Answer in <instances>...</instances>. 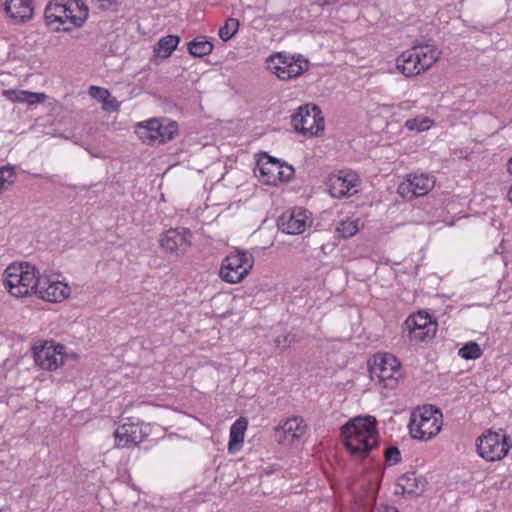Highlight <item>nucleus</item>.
Segmentation results:
<instances>
[{
	"instance_id": "1",
	"label": "nucleus",
	"mask_w": 512,
	"mask_h": 512,
	"mask_svg": "<svg viewBox=\"0 0 512 512\" xmlns=\"http://www.w3.org/2000/svg\"><path fill=\"white\" fill-rule=\"evenodd\" d=\"M341 437L353 460H365L379 445L376 418L373 416H358L349 420L341 428Z\"/></svg>"
},
{
	"instance_id": "2",
	"label": "nucleus",
	"mask_w": 512,
	"mask_h": 512,
	"mask_svg": "<svg viewBox=\"0 0 512 512\" xmlns=\"http://www.w3.org/2000/svg\"><path fill=\"white\" fill-rule=\"evenodd\" d=\"M4 285L15 297L35 294L41 274L37 268L28 263H12L4 271Z\"/></svg>"
},
{
	"instance_id": "3",
	"label": "nucleus",
	"mask_w": 512,
	"mask_h": 512,
	"mask_svg": "<svg viewBox=\"0 0 512 512\" xmlns=\"http://www.w3.org/2000/svg\"><path fill=\"white\" fill-rule=\"evenodd\" d=\"M267 69L278 79L292 80L308 70L309 62L301 54L277 52L266 59Z\"/></svg>"
},
{
	"instance_id": "4",
	"label": "nucleus",
	"mask_w": 512,
	"mask_h": 512,
	"mask_svg": "<svg viewBox=\"0 0 512 512\" xmlns=\"http://www.w3.org/2000/svg\"><path fill=\"white\" fill-rule=\"evenodd\" d=\"M442 428V413L432 406L424 407L420 412H413L409 422V432L412 438L418 440H430L435 437Z\"/></svg>"
},
{
	"instance_id": "5",
	"label": "nucleus",
	"mask_w": 512,
	"mask_h": 512,
	"mask_svg": "<svg viewBox=\"0 0 512 512\" xmlns=\"http://www.w3.org/2000/svg\"><path fill=\"white\" fill-rule=\"evenodd\" d=\"M254 257L244 250H235L222 261L219 275L221 279L230 284L241 282L251 271Z\"/></svg>"
},
{
	"instance_id": "6",
	"label": "nucleus",
	"mask_w": 512,
	"mask_h": 512,
	"mask_svg": "<svg viewBox=\"0 0 512 512\" xmlns=\"http://www.w3.org/2000/svg\"><path fill=\"white\" fill-rule=\"evenodd\" d=\"M369 364L372 379L377 378L384 388L394 389L401 378V364L392 354H376Z\"/></svg>"
},
{
	"instance_id": "7",
	"label": "nucleus",
	"mask_w": 512,
	"mask_h": 512,
	"mask_svg": "<svg viewBox=\"0 0 512 512\" xmlns=\"http://www.w3.org/2000/svg\"><path fill=\"white\" fill-rule=\"evenodd\" d=\"M477 452L483 459L494 462L506 457L512 448L509 435L487 430L476 440Z\"/></svg>"
},
{
	"instance_id": "8",
	"label": "nucleus",
	"mask_w": 512,
	"mask_h": 512,
	"mask_svg": "<svg viewBox=\"0 0 512 512\" xmlns=\"http://www.w3.org/2000/svg\"><path fill=\"white\" fill-rule=\"evenodd\" d=\"M135 132L144 142L165 143L176 135L178 124L167 118H154L137 124Z\"/></svg>"
},
{
	"instance_id": "9",
	"label": "nucleus",
	"mask_w": 512,
	"mask_h": 512,
	"mask_svg": "<svg viewBox=\"0 0 512 512\" xmlns=\"http://www.w3.org/2000/svg\"><path fill=\"white\" fill-rule=\"evenodd\" d=\"M256 170L259 172V179L264 184L273 186L288 181L294 174L292 166L282 163L279 159L267 153H263L258 158Z\"/></svg>"
},
{
	"instance_id": "10",
	"label": "nucleus",
	"mask_w": 512,
	"mask_h": 512,
	"mask_svg": "<svg viewBox=\"0 0 512 512\" xmlns=\"http://www.w3.org/2000/svg\"><path fill=\"white\" fill-rule=\"evenodd\" d=\"M193 234L189 228L175 227L162 232L158 243L161 250L174 257H183L192 246Z\"/></svg>"
},
{
	"instance_id": "11",
	"label": "nucleus",
	"mask_w": 512,
	"mask_h": 512,
	"mask_svg": "<svg viewBox=\"0 0 512 512\" xmlns=\"http://www.w3.org/2000/svg\"><path fill=\"white\" fill-rule=\"evenodd\" d=\"M404 325L409 331L410 340L415 342H426L434 338L438 326L436 320L423 310L410 315Z\"/></svg>"
},
{
	"instance_id": "12",
	"label": "nucleus",
	"mask_w": 512,
	"mask_h": 512,
	"mask_svg": "<svg viewBox=\"0 0 512 512\" xmlns=\"http://www.w3.org/2000/svg\"><path fill=\"white\" fill-rule=\"evenodd\" d=\"M361 185V179L356 172L341 170L332 174L326 181L329 194L334 198L350 197L356 194Z\"/></svg>"
},
{
	"instance_id": "13",
	"label": "nucleus",
	"mask_w": 512,
	"mask_h": 512,
	"mask_svg": "<svg viewBox=\"0 0 512 512\" xmlns=\"http://www.w3.org/2000/svg\"><path fill=\"white\" fill-rule=\"evenodd\" d=\"M35 363L45 370H55L64 362L65 347L53 341H44L33 347Z\"/></svg>"
},
{
	"instance_id": "14",
	"label": "nucleus",
	"mask_w": 512,
	"mask_h": 512,
	"mask_svg": "<svg viewBox=\"0 0 512 512\" xmlns=\"http://www.w3.org/2000/svg\"><path fill=\"white\" fill-rule=\"evenodd\" d=\"M291 124L296 132L305 136L317 135L320 131V109L317 105L300 106L292 116Z\"/></svg>"
},
{
	"instance_id": "15",
	"label": "nucleus",
	"mask_w": 512,
	"mask_h": 512,
	"mask_svg": "<svg viewBox=\"0 0 512 512\" xmlns=\"http://www.w3.org/2000/svg\"><path fill=\"white\" fill-rule=\"evenodd\" d=\"M350 490L357 503L364 509L375 503L378 490V479L375 473L361 475L350 485Z\"/></svg>"
},
{
	"instance_id": "16",
	"label": "nucleus",
	"mask_w": 512,
	"mask_h": 512,
	"mask_svg": "<svg viewBox=\"0 0 512 512\" xmlns=\"http://www.w3.org/2000/svg\"><path fill=\"white\" fill-rule=\"evenodd\" d=\"M70 294L67 284L53 279L51 276L41 275L35 295L49 302H61Z\"/></svg>"
},
{
	"instance_id": "17",
	"label": "nucleus",
	"mask_w": 512,
	"mask_h": 512,
	"mask_svg": "<svg viewBox=\"0 0 512 512\" xmlns=\"http://www.w3.org/2000/svg\"><path fill=\"white\" fill-rule=\"evenodd\" d=\"M115 447L130 448L143 442L148 433L138 423L126 422L120 425L114 432Z\"/></svg>"
},
{
	"instance_id": "18",
	"label": "nucleus",
	"mask_w": 512,
	"mask_h": 512,
	"mask_svg": "<svg viewBox=\"0 0 512 512\" xmlns=\"http://www.w3.org/2000/svg\"><path fill=\"white\" fill-rule=\"evenodd\" d=\"M435 185V179L432 176L424 174L409 175L405 182L398 187V192L402 196L412 199L428 194Z\"/></svg>"
},
{
	"instance_id": "19",
	"label": "nucleus",
	"mask_w": 512,
	"mask_h": 512,
	"mask_svg": "<svg viewBox=\"0 0 512 512\" xmlns=\"http://www.w3.org/2000/svg\"><path fill=\"white\" fill-rule=\"evenodd\" d=\"M306 424L301 417H292L285 420L275 429L276 441L281 445H292L306 432Z\"/></svg>"
},
{
	"instance_id": "20",
	"label": "nucleus",
	"mask_w": 512,
	"mask_h": 512,
	"mask_svg": "<svg viewBox=\"0 0 512 512\" xmlns=\"http://www.w3.org/2000/svg\"><path fill=\"white\" fill-rule=\"evenodd\" d=\"M308 216L305 210L295 209L284 212L278 219L277 226L280 231L288 235H298L305 231Z\"/></svg>"
},
{
	"instance_id": "21",
	"label": "nucleus",
	"mask_w": 512,
	"mask_h": 512,
	"mask_svg": "<svg viewBox=\"0 0 512 512\" xmlns=\"http://www.w3.org/2000/svg\"><path fill=\"white\" fill-rule=\"evenodd\" d=\"M63 2V0H61ZM67 4L65 9L66 17L63 16V25L70 24L68 27H63V31H70L73 27H81L88 18V8L80 0H64Z\"/></svg>"
},
{
	"instance_id": "22",
	"label": "nucleus",
	"mask_w": 512,
	"mask_h": 512,
	"mask_svg": "<svg viewBox=\"0 0 512 512\" xmlns=\"http://www.w3.org/2000/svg\"><path fill=\"white\" fill-rule=\"evenodd\" d=\"M4 10L16 23L26 22L33 16L31 0H6Z\"/></svg>"
},
{
	"instance_id": "23",
	"label": "nucleus",
	"mask_w": 512,
	"mask_h": 512,
	"mask_svg": "<svg viewBox=\"0 0 512 512\" xmlns=\"http://www.w3.org/2000/svg\"><path fill=\"white\" fill-rule=\"evenodd\" d=\"M426 484V479L414 471L403 474L397 480V488H400L403 494L413 496L421 495Z\"/></svg>"
},
{
	"instance_id": "24",
	"label": "nucleus",
	"mask_w": 512,
	"mask_h": 512,
	"mask_svg": "<svg viewBox=\"0 0 512 512\" xmlns=\"http://www.w3.org/2000/svg\"><path fill=\"white\" fill-rule=\"evenodd\" d=\"M417 49L414 46L402 52L396 59L397 69L406 77H412L422 73L420 70L419 54H416Z\"/></svg>"
},
{
	"instance_id": "25",
	"label": "nucleus",
	"mask_w": 512,
	"mask_h": 512,
	"mask_svg": "<svg viewBox=\"0 0 512 512\" xmlns=\"http://www.w3.org/2000/svg\"><path fill=\"white\" fill-rule=\"evenodd\" d=\"M2 95L13 103L37 105L43 103L47 95L43 92H31L27 90L7 89L3 90Z\"/></svg>"
},
{
	"instance_id": "26",
	"label": "nucleus",
	"mask_w": 512,
	"mask_h": 512,
	"mask_svg": "<svg viewBox=\"0 0 512 512\" xmlns=\"http://www.w3.org/2000/svg\"><path fill=\"white\" fill-rule=\"evenodd\" d=\"M66 3L61 0H51L44 12V18L47 26L52 28L53 30L59 31L61 26H63V16L66 17L65 9Z\"/></svg>"
},
{
	"instance_id": "27",
	"label": "nucleus",
	"mask_w": 512,
	"mask_h": 512,
	"mask_svg": "<svg viewBox=\"0 0 512 512\" xmlns=\"http://www.w3.org/2000/svg\"><path fill=\"white\" fill-rule=\"evenodd\" d=\"M247 425L248 423L246 419L239 418L230 427L228 442L229 453L233 454L241 449Z\"/></svg>"
},
{
	"instance_id": "28",
	"label": "nucleus",
	"mask_w": 512,
	"mask_h": 512,
	"mask_svg": "<svg viewBox=\"0 0 512 512\" xmlns=\"http://www.w3.org/2000/svg\"><path fill=\"white\" fill-rule=\"evenodd\" d=\"M414 49H417L416 54H419L420 70L422 72L432 67L434 63L440 58L441 52L433 45L430 44H418L414 45Z\"/></svg>"
},
{
	"instance_id": "29",
	"label": "nucleus",
	"mask_w": 512,
	"mask_h": 512,
	"mask_svg": "<svg viewBox=\"0 0 512 512\" xmlns=\"http://www.w3.org/2000/svg\"><path fill=\"white\" fill-rule=\"evenodd\" d=\"M180 42V37L176 35H167L157 42L154 47V53L160 58H168L173 51L177 48Z\"/></svg>"
},
{
	"instance_id": "30",
	"label": "nucleus",
	"mask_w": 512,
	"mask_h": 512,
	"mask_svg": "<svg viewBox=\"0 0 512 512\" xmlns=\"http://www.w3.org/2000/svg\"><path fill=\"white\" fill-rule=\"evenodd\" d=\"M188 52L194 57H204L213 50V44L205 36H198L187 44Z\"/></svg>"
},
{
	"instance_id": "31",
	"label": "nucleus",
	"mask_w": 512,
	"mask_h": 512,
	"mask_svg": "<svg viewBox=\"0 0 512 512\" xmlns=\"http://www.w3.org/2000/svg\"><path fill=\"white\" fill-rule=\"evenodd\" d=\"M359 230L358 219L357 220H343L338 223L336 227V233L343 239L354 236Z\"/></svg>"
},
{
	"instance_id": "32",
	"label": "nucleus",
	"mask_w": 512,
	"mask_h": 512,
	"mask_svg": "<svg viewBox=\"0 0 512 512\" xmlns=\"http://www.w3.org/2000/svg\"><path fill=\"white\" fill-rule=\"evenodd\" d=\"M459 356L466 360H475L482 356L483 352L476 342H468L459 349Z\"/></svg>"
},
{
	"instance_id": "33",
	"label": "nucleus",
	"mask_w": 512,
	"mask_h": 512,
	"mask_svg": "<svg viewBox=\"0 0 512 512\" xmlns=\"http://www.w3.org/2000/svg\"><path fill=\"white\" fill-rule=\"evenodd\" d=\"M239 21L235 18H228L224 24L219 29V37L224 41L230 40L238 31Z\"/></svg>"
},
{
	"instance_id": "34",
	"label": "nucleus",
	"mask_w": 512,
	"mask_h": 512,
	"mask_svg": "<svg viewBox=\"0 0 512 512\" xmlns=\"http://www.w3.org/2000/svg\"><path fill=\"white\" fill-rule=\"evenodd\" d=\"M432 123V120L429 119L428 117H424L422 119L411 118L405 122V127L411 131L416 130L418 132H422L428 130L431 127Z\"/></svg>"
},
{
	"instance_id": "35",
	"label": "nucleus",
	"mask_w": 512,
	"mask_h": 512,
	"mask_svg": "<svg viewBox=\"0 0 512 512\" xmlns=\"http://www.w3.org/2000/svg\"><path fill=\"white\" fill-rule=\"evenodd\" d=\"M16 180V174L12 167L0 168V193L7 189Z\"/></svg>"
},
{
	"instance_id": "36",
	"label": "nucleus",
	"mask_w": 512,
	"mask_h": 512,
	"mask_svg": "<svg viewBox=\"0 0 512 512\" xmlns=\"http://www.w3.org/2000/svg\"><path fill=\"white\" fill-rule=\"evenodd\" d=\"M386 462L390 465H395L401 461V453L398 447L389 446L384 451Z\"/></svg>"
},
{
	"instance_id": "37",
	"label": "nucleus",
	"mask_w": 512,
	"mask_h": 512,
	"mask_svg": "<svg viewBox=\"0 0 512 512\" xmlns=\"http://www.w3.org/2000/svg\"><path fill=\"white\" fill-rule=\"evenodd\" d=\"M89 93L93 98L105 104L108 102V99L110 97V92L107 89L97 86H91Z\"/></svg>"
},
{
	"instance_id": "38",
	"label": "nucleus",
	"mask_w": 512,
	"mask_h": 512,
	"mask_svg": "<svg viewBox=\"0 0 512 512\" xmlns=\"http://www.w3.org/2000/svg\"><path fill=\"white\" fill-rule=\"evenodd\" d=\"M92 3L101 10H111L117 6V0H92Z\"/></svg>"
},
{
	"instance_id": "39",
	"label": "nucleus",
	"mask_w": 512,
	"mask_h": 512,
	"mask_svg": "<svg viewBox=\"0 0 512 512\" xmlns=\"http://www.w3.org/2000/svg\"><path fill=\"white\" fill-rule=\"evenodd\" d=\"M371 512H399L396 507L388 506V505H381L376 506L374 505L371 508Z\"/></svg>"
},
{
	"instance_id": "40",
	"label": "nucleus",
	"mask_w": 512,
	"mask_h": 512,
	"mask_svg": "<svg viewBox=\"0 0 512 512\" xmlns=\"http://www.w3.org/2000/svg\"><path fill=\"white\" fill-rule=\"evenodd\" d=\"M288 338H289V335H285V336H283V338L278 336L275 339L276 346H278V347H286V346H288L290 344V340Z\"/></svg>"
},
{
	"instance_id": "41",
	"label": "nucleus",
	"mask_w": 512,
	"mask_h": 512,
	"mask_svg": "<svg viewBox=\"0 0 512 512\" xmlns=\"http://www.w3.org/2000/svg\"><path fill=\"white\" fill-rule=\"evenodd\" d=\"M33 177L42 178L44 180L53 182V181H55V178H57L58 176L57 175H49V174H33Z\"/></svg>"
},
{
	"instance_id": "42",
	"label": "nucleus",
	"mask_w": 512,
	"mask_h": 512,
	"mask_svg": "<svg viewBox=\"0 0 512 512\" xmlns=\"http://www.w3.org/2000/svg\"><path fill=\"white\" fill-rule=\"evenodd\" d=\"M508 200L512 203V184L507 193Z\"/></svg>"
},
{
	"instance_id": "43",
	"label": "nucleus",
	"mask_w": 512,
	"mask_h": 512,
	"mask_svg": "<svg viewBox=\"0 0 512 512\" xmlns=\"http://www.w3.org/2000/svg\"><path fill=\"white\" fill-rule=\"evenodd\" d=\"M508 171L512 175V157L508 161Z\"/></svg>"
},
{
	"instance_id": "44",
	"label": "nucleus",
	"mask_w": 512,
	"mask_h": 512,
	"mask_svg": "<svg viewBox=\"0 0 512 512\" xmlns=\"http://www.w3.org/2000/svg\"><path fill=\"white\" fill-rule=\"evenodd\" d=\"M324 121V119L322 118V122ZM321 130L323 131L324 130V125L322 124V127H321Z\"/></svg>"
},
{
	"instance_id": "45",
	"label": "nucleus",
	"mask_w": 512,
	"mask_h": 512,
	"mask_svg": "<svg viewBox=\"0 0 512 512\" xmlns=\"http://www.w3.org/2000/svg\"><path fill=\"white\" fill-rule=\"evenodd\" d=\"M0 512H2V510H0Z\"/></svg>"
}]
</instances>
